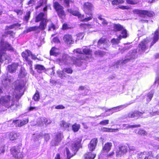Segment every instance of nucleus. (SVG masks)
Segmentation results:
<instances>
[{"mask_svg": "<svg viewBox=\"0 0 159 159\" xmlns=\"http://www.w3.org/2000/svg\"><path fill=\"white\" fill-rule=\"evenodd\" d=\"M21 82L20 84L16 86L15 90L0 98V104L8 108L15 109L16 106L15 105V98L19 99L23 94L22 89L25 84L23 80H21Z\"/></svg>", "mask_w": 159, "mask_h": 159, "instance_id": "1", "label": "nucleus"}, {"mask_svg": "<svg viewBox=\"0 0 159 159\" xmlns=\"http://www.w3.org/2000/svg\"><path fill=\"white\" fill-rule=\"evenodd\" d=\"M93 7V5L89 2H86L84 3L83 5L84 11L85 14L88 16H87L85 18L82 19L81 21L87 22L92 19L93 16L92 11Z\"/></svg>", "mask_w": 159, "mask_h": 159, "instance_id": "2", "label": "nucleus"}, {"mask_svg": "<svg viewBox=\"0 0 159 159\" xmlns=\"http://www.w3.org/2000/svg\"><path fill=\"white\" fill-rule=\"evenodd\" d=\"M137 53V49L130 51L127 53L125 60L119 61L116 63V67H118L117 66L119 64H125L130 60H132L137 58L138 57Z\"/></svg>", "mask_w": 159, "mask_h": 159, "instance_id": "3", "label": "nucleus"}, {"mask_svg": "<svg viewBox=\"0 0 159 159\" xmlns=\"http://www.w3.org/2000/svg\"><path fill=\"white\" fill-rule=\"evenodd\" d=\"M11 151L13 157L16 159H22L23 153L20 151L19 148L18 147H13L11 149Z\"/></svg>", "mask_w": 159, "mask_h": 159, "instance_id": "4", "label": "nucleus"}, {"mask_svg": "<svg viewBox=\"0 0 159 159\" xmlns=\"http://www.w3.org/2000/svg\"><path fill=\"white\" fill-rule=\"evenodd\" d=\"M150 40L149 39L146 38L141 41L139 45V51L144 52L148 49V43L150 42Z\"/></svg>", "mask_w": 159, "mask_h": 159, "instance_id": "5", "label": "nucleus"}, {"mask_svg": "<svg viewBox=\"0 0 159 159\" xmlns=\"http://www.w3.org/2000/svg\"><path fill=\"white\" fill-rule=\"evenodd\" d=\"M0 47L1 50H0L5 51V49L13 51V48L7 42H4L3 39H2L0 43Z\"/></svg>", "mask_w": 159, "mask_h": 159, "instance_id": "6", "label": "nucleus"}, {"mask_svg": "<svg viewBox=\"0 0 159 159\" xmlns=\"http://www.w3.org/2000/svg\"><path fill=\"white\" fill-rule=\"evenodd\" d=\"M62 135L61 133L57 134L55 135L54 139L51 142L52 146H56L58 145L59 143L61 141L62 137Z\"/></svg>", "mask_w": 159, "mask_h": 159, "instance_id": "7", "label": "nucleus"}, {"mask_svg": "<svg viewBox=\"0 0 159 159\" xmlns=\"http://www.w3.org/2000/svg\"><path fill=\"white\" fill-rule=\"evenodd\" d=\"M128 147L126 146L119 147L116 152V156L120 157L124 154L126 153L128 151Z\"/></svg>", "mask_w": 159, "mask_h": 159, "instance_id": "8", "label": "nucleus"}, {"mask_svg": "<svg viewBox=\"0 0 159 159\" xmlns=\"http://www.w3.org/2000/svg\"><path fill=\"white\" fill-rule=\"evenodd\" d=\"M138 155L140 158H144V159H152V152L151 151L140 152L138 153Z\"/></svg>", "mask_w": 159, "mask_h": 159, "instance_id": "9", "label": "nucleus"}, {"mask_svg": "<svg viewBox=\"0 0 159 159\" xmlns=\"http://www.w3.org/2000/svg\"><path fill=\"white\" fill-rule=\"evenodd\" d=\"M31 54V52L29 50H26L25 51L21 53L22 57L24 58L25 60L26 61L30 66L32 65V61L30 59L28 58V57L30 56Z\"/></svg>", "mask_w": 159, "mask_h": 159, "instance_id": "10", "label": "nucleus"}, {"mask_svg": "<svg viewBox=\"0 0 159 159\" xmlns=\"http://www.w3.org/2000/svg\"><path fill=\"white\" fill-rule=\"evenodd\" d=\"M0 52L1 53V58H2V61L4 60L6 61V63H9L11 61V56L9 55H7L5 53V51L0 50Z\"/></svg>", "mask_w": 159, "mask_h": 159, "instance_id": "11", "label": "nucleus"}, {"mask_svg": "<svg viewBox=\"0 0 159 159\" xmlns=\"http://www.w3.org/2000/svg\"><path fill=\"white\" fill-rule=\"evenodd\" d=\"M64 42L67 44H71L74 43L71 35L67 34L64 35L63 38Z\"/></svg>", "mask_w": 159, "mask_h": 159, "instance_id": "12", "label": "nucleus"}, {"mask_svg": "<svg viewBox=\"0 0 159 159\" xmlns=\"http://www.w3.org/2000/svg\"><path fill=\"white\" fill-rule=\"evenodd\" d=\"M159 29L157 30L154 33V35L152 38V41L151 43L150 47L151 48L157 42L159 39Z\"/></svg>", "mask_w": 159, "mask_h": 159, "instance_id": "13", "label": "nucleus"}, {"mask_svg": "<svg viewBox=\"0 0 159 159\" xmlns=\"http://www.w3.org/2000/svg\"><path fill=\"white\" fill-rule=\"evenodd\" d=\"M18 66V63H15L9 65L7 66L8 70L11 73H15L16 72Z\"/></svg>", "mask_w": 159, "mask_h": 159, "instance_id": "14", "label": "nucleus"}, {"mask_svg": "<svg viewBox=\"0 0 159 159\" xmlns=\"http://www.w3.org/2000/svg\"><path fill=\"white\" fill-rule=\"evenodd\" d=\"M138 13L140 15V16L142 17H143L144 15L151 17L153 16L154 15L153 12L146 10H139L138 11Z\"/></svg>", "mask_w": 159, "mask_h": 159, "instance_id": "15", "label": "nucleus"}, {"mask_svg": "<svg viewBox=\"0 0 159 159\" xmlns=\"http://www.w3.org/2000/svg\"><path fill=\"white\" fill-rule=\"evenodd\" d=\"M143 113L137 111H132L129 113L125 118H132L135 117H139L141 116Z\"/></svg>", "mask_w": 159, "mask_h": 159, "instance_id": "16", "label": "nucleus"}, {"mask_svg": "<svg viewBox=\"0 0 159 159\" xmlns=\"http://www.w3.org/2000/svg\"><path fill=\"white\" fill-rule=\"evenodd\" d=\"M48 20L45 14L41 12L37 15L35 17V22H38L42 20Z\"/></svg>", "mask_w": 159, "mask_h": 159, "instance_id": "17", "label": "nucleus"}, {"mask_svg": "<svg viewBox=\"0 0 159 159\" xmlns=\"http://www.w3.org/2000/svg\"><path fill=\"white\" fill-rule=\"evenodd\" d=\"M97 142L98 140L96 138H94L90 141V143L88 145L90 151H93L94 150L96 146Z\"/></svg>", "mask_w": 159, "mask_h": 159, "instance_id": "18", "label": "nucleus"}, {"mask_svg": "<svg viewBox=\"0 0 159 159\" xmlns=\"http://www.w3.org/2000/svg\"><path fill=\"white\" fill-rule=\"evenodd\" d=\"M82 52L83 53H84L85 55H90L89 57H88L84 55V57L85 58L87 57L88 58V60L87 61H91L92 60V50L88 48H84L83 49Z\"/></svg>", "mask_w": 159, "mask_h": 159, "instance_id": "19", "label": "nucleus"}, {"mask_svg": "<svg viewBox=\"0 0 159 159\" xmlns=\"http://www.w3.org/2000/svg\"><path fill=\"white\" fill-rule=\"evenodd\" d=\"M112 144L111 143H107L105 144L103 147L102 152L107 153L111 149Z\"/></svg>", "mask_w": 159, "mask_h": 159, "instance_id": "20", "label": "nucleus"}, {"mask_svg": "<svg viewBox=\"0 0 159 159\" xmlns=\"http://www.w3.org/2000/svg\"><path fill=\"white\" fill-rule=\"evenodd\" d=\"M14 123L16 124V126L20 127L26 124L28 122V119H25L23 120H14L13 122Z\"/></svg>", "mask_w": 159, "mask_h": 159, "instance_id": "21", "label": "nucleus"}, {"mask_svg": "<svg viewBox=\"0 0 159 159\" xmlns=\"http://www.w3.org/2000/svg\"><path fill=\"white\" fill-rule=\"evenodd\" d=\"M48 21V20H42L39 24V26H37L38 30H45L47 27V23Z\"/></svg>", "mask_w": 159, "mask_h": 159, "instance_id": "22", "label": "nucleus"}, {"mask_svg": "<svg viewBox=\"0 0 159 159\" xmlns=\"http://www.w3.org/2000/svg\"><path fill=\"white\" fill-rule=\"evenodd\" d=\"M68 11L73 15L77 16L79 18L82 19L84 18V15H81L79 12L76 11H74L71 9H68Z\"/></svg>", "mask_w": 159, "mask_h": 159, "instance_id": "23", "label": "nucleus"}, {"mask_svg": "<svg viewBox=\"0 0 159 159\" xmlns=\"http://www.w3.org/2000/svg\"><path fill=\"white\" fill-rule=\"evenodd\" d=\"M132 103V102L130 103H128V104L126 103V104H125L124 105H120L119 106H117L116 107H114L112 108V109H113V110H114V111H113V112H112V113H111V114H112V113H113L115 112H117V111H118L123 109L124 108L130 105Z\"/></svg>", "mask_w": 159, "mask_h": 159, "instance_id": "24", "label": "nucleus"}, {"mask_svg": "<svg viewBox=\"0 0 159 159\" xmlns=\"http://www.w3.org/2000/svg\"><path fill=\"white\" fill-rule=\"evenodd\" d=\"M74 52H75L76 53L80 54V55H79L78 57H80V59H84L86 61L88 60V58L87 57L86 58L85 57L84 55L83 54V52L81 51V50L80 49L78 48L75 49L74 50Z\"/></svg>", "mask_w": 159, "mask_h": 159, "instance_id": "25", "label": "nucleus"}, {"mask_svg": "<svg viewBox=\"0 0 159 159\" xmlns=\"http://www.w3.org/2000/svg\"><path fill=\"white\" fill-rule=\"evenodd\" d=\"M19 134L18 133L12 132L8 134V136L10 140H14L17 139L19 136Z\"/></svg>", "mask_w": 159, "mask_h": 159, "instance_id": "26", "label": "nucleus"}, {"mask_svg": "<svg viewBox=\"0 0 159 159\" xmlns=\"http://www.w3.org/2000/svg\"><path fill=\"white\" fill-rule=\"evenodd\" d=\"M82 60L80 59V57H78L77 58L74 57V60L72 61V63H74V64L77 66H80L82 65V62L81 60Z\"/></svg>", "mask_w": 159, "mask_h": 159, "instance_id": "27", "label": "nucleus"}, {"mask_svg": "<svg viewBox=\"0 0 159 159\" xmlns=\"http://www.w3.org/2000/svg\"><path fill=\"white\" fill-rule=\"evenodd\" d=\"M96 154L91 152H88L84 155L85 159H94L95 157Z\"/></svg>", "mask_w": 159, "mask_h": 159, "instance_id": "28", "label": "nucleus"}, {"mask_svg": "<svg viewBox=\"0 0 159 159\" xmlns=\"http://www.w3.org/2000/svg\"><path fill=\"white\" fill-rule=\"evenodd\" d=\"M106 40L104 38H101L99 40L98 43V46L101 49H106V48L107 47V46H101L102 44H103L105 42H106Z\"/></svg>", "mask_w": 159, "mask_h": 159, "instance_id": "29", "label": "nucleus"}, {"mask_svg": "<svg viewBox=\"0 0 159 159\" xmlns=\"http://www.w3.org/2000/svg\"><path fill=\"white\" fill-rule=\"evenodd\" d=\"M60 125L61 127L63 128L64 129H66L68 130V128L70 125V124L64 121H62L60 122Z\"/></svg>", "mask_w": 159, "mask_h": 159, "instance_id": "30", "label": "nucleus"}, {"mask_svg": "<svg viewBox=\"0 0 159 159\" xmlns=\"http://www.w3.org/2000/svg\"><path fill=\"white\" fill-rule=\"evenodd\" d=\"M66 61H65V64L67 65L74 64V63H72V61L74 60V57H71L68 56H66Z\"/></svg>", "mask_w": 159, "mask_h": 159, "instance_id": "31", "label": "nucleus"}, {"mask_svg": "<svg viewBox=\"0 0 159 159\" xmlns=\"http://www.w3.org/2000/svg\"><path fill=\"white\" fill-rule=\"evenodd\" d=\"M26 73L24 68H21L18 74V77L20 78H23L26 76Z\"/></svg>", "mask_w": 159, "mask_h": 159, "instance_id": "32", "label": "nucleus"}, {"mask_svg": "<svg viewBox=\"0 0 159 159\" xmlns=\"http://www.w3.org/2000/svg\"><path fill=\"white\" fill-rule=\"evenodd\" d=\"M113 27L115 31H121L124 28L122 26L119 24H114Z\"/></svg>", "mask_w": 159, "mask_h": 159, "instance_id": "33", "label": "nucleus"}, {"mask_svg": "<svg viewBox=\"0 0 159 159\" xmlns=\"http://www.w3.org/2000/svg\"><path fill=\"white\" fill-rule=\"evenodd\" d=\"M35 69L39 73H41L44 70L45 68L43 66L40 65H36L35 66Z\"/></svg>", "mask_w": 159, "mask_h": 159, "instance_id": "34", "label": "nucleus"}, {"mask_svg": "<svg viewBox=\"0 0 159 159\" xmlns=\"http://www.w3.org/2000/svg\"><path fill=\"white\" fill-rule=\"evenodd\" d=\"M123 126L124 129H125L126 128L128 129L130 128L139 127L141 126V125L140 124L134 125H129L128 124H124L123 125Z\"/></svg>", "mask_w": 159, "mask_h": 159, "instance_id": "35", "label": "nucleus"}, {"mask_svg": "<svg viewBox=\"0 0 159 159\" xmlns=\"http://www.w3.org/2000/svg\"><path fill=\"white\" fill-rule=\"evenodd\" d=\"M45 118L42 117L38 119L37 124L40 126H43L45 124Z\"/></svg>", "mask_w": 159, "mask_h": 159, "instance_id": "36", "label": "nucleus"}, {"mask_svg": "<svg viewBox=\"0 0 159 159\" xmlns=\"http://www.w3.org/2000/svg\"><path fill=\"white\" fill-rule=\"evenodd\" d=\"M20 26V24L18 23L14 24L10 26H6V30H9L13 28H16Z\"/></svg>", "mask_w": 159, "mask_h": 159, "instance_id": "37", "label": "nucleus"}, {"mask_svg": "<svg viewBox=\"0 0 159 159\" xmlns=\"http://www.w3.org/2000/svg\"><path fill=\"white\" fill-rule=\"evenodd\" d=\"M121 39L120 37H118V38L116 39L114 38L112 39L111 41V43L113 45H116L118 44L120 41V40Z\"/></svg>", "mask_w": 159, "mask_h": 159, "instance_id": "38", "label": "nucleus"}, {"mask_svg": "<svg viewBox=\"0 0 159 159\" xmlns=\"http://www.w3.org/2000/svg\"><path fill=\"white\" fill-rule=\"evenodd\" d=\"M66 55L63 56L62 58L59 59L57 60V62L60 65L65 64V61H66Z\"/></svg>", "mask_w": 159, "mask_h": 159, "instance_id": "39", "label": "nucleus"}, {"mask_svg": "<svg viewBox=\"0 0 159 159\" xmlns=\"http://www.w3.org/2000/svg\"><path fill=\"white\" fill-rule=\"evenodd\" d=\"M80 128V124L75 123L72 125V130L74 132H77Z\"/></svg>", "mask_w": 159, "mask_h": 159, "instance_id": "40", "label": "nucleus"}, {"mask_svg": "<svg viewBox=\"0 0 159 159\" xmlns=\"http://www.w3.org/2000/svg\"><path fill=\"white\" fill-rule=\"evenodd\" d=\"M128 34L126 30L123 28L121 30V34L119 37H120L121 38L122 37L123 38H126L127 37Z\"/></svg>", "mask_w": 159, "mask_h": 159, "instance_id": "41", "label": "nucleus"}, {"mask_svg": "<svg viewBox=\"0 0 159 159\" xmlns=\"http://www.w3.org/2000/svg\"><path fill=\"white\" fill-rule=\"evenodd\" d=\"M80 141H79L72 144V149L74 151H77L78 150L77 146L80 144Z\"/></svg>", "mask_w": 159, "mask_h": 159, "instance_id": "42", "label": "nucleus"}, {"mask_svg": "<svg viewBox=\"0 0 159 159\" xmlns=\"http://www.w3.org/2000/svg\"><path fill=\"white\" fill-rule=\"evenodd\" d=\"M54 8L57 11L58 10L63 9V7L62 6H61L57 2H55L54 3Z\"/></svg>", "mask_w": 159, "mask_h": 159, "instance_id": "43", "label": "nucleus"}, {"mask_svg": "<svg viewBox=\"0 0 159 159\" xmlns=\"http://www.w3.org/2000/svg\"><path fill=\"white\" fill-rule=\"evenodd\" d=\"M154 94L153 92L151 91L147 94V102H149L151 100Z\"/></svg>", "mask_w": 159, "mask_h": 159, "instance_id": "44", "label": "nucleus"}, {"mask_svg": "<svg viewBox=\"0 0 159 159\" xmlns=\"http://www.w3.org/2000/svg\"><path fill=\"white\" fill-rule=\"evenodd\" d=\"M94 54L96 56H98L102 57L105 55V52L101 51L98 50V51H95L94 52Z\"/></svg>", "mask_w": 159, "mask_h": 159, "instance_id": "45", "label": "nucleus"}, {"mask_svg": "<svg viewBox=\"0 0 159 159\" xmlns=\"http://www.w3.org/2000/svg\"><path fill=\"white\" fill-rule=\"evenodd\" d=\"M57 73L59 77L61 78V79H63L64 77H66L67 76L66 74L63 70L62 71H58L57 72Z\"/></svg>", "mask_w": 159, "mask_h": 159, "instance_id": "46", "label": "nucleus"}, {"mask_svg": "<svg viewBox=\"0 0 159 159\" xmlns=\"http://www.w3.org/2000/svg\"><path fill=\"white\" fill-rule=\"evenodd\" d=\"M57 13L59 16L61 18H63L65 15V12L63 10V9H61L57 11Z\"/></svg>", "mask_w": 159, "mask_h": 159, "instance_id": "47", "label": "nucleus"}, {"mask_svg": "<svg viewBox=\"0 0 159 159\" xmlns=\"http://www.w3.org/2000/svg\"><path fill=\"white\" fill-rule=\"evenodd\" d=\"M57 49L55 47H53L50 51V53L51 55L57 56V53L56 51Z\"/></svg>", "mask_w": 159, "mask_h": 159, "instance_id": "48", "label": "nucleus"}, {"mask_svg": "<svg viewBox=\"0 0 159 159\" xmlns=\"http://www.w3.org/2000/svg\"><path fill=\"white\" fill-rule=\"evenodd\" d=\"M38 28L37 26L30 27L27 29V32H29L32 31L38 30Z\"/></svg>", "mask_w": 159, "mask_h": 159, "instance_id": "49", "label": "nucleus"}, {"mask_svg": "<svg viewBox=\"0 0 159 159\" xmlns=\"http://www.w3.org/2000/svg\"><path fill=\"white\" fill-rule=\"evenodd\" d=\"M46 3L45 0H40L38 2V5L36 7V9H37L41 7L43 4Z\"/></svg>", "mask_w": 159, "mask_h": 159, "instance_id": "50", "label": "nucleus"}, {"mask_svg": "<svg viewBox=\"0 0 159 159\" xmlns=\"http://www.w3.org/2000/svg\"><path fill=\"white\" fill-rule=\"evenodd\" d=\"M66 153L67 155V159H70L73 155L70 153V151L67 148H66Z\"/></svg>", "mask_w": 159, "mask_h": 159, "instance_id": "51", "label": "nucleus"}, {"mask_svg": "<svg viewBox=\"0 0 159 159\" xmlns=\"http://www.w3.org/2000/svg\"><path fill=\"white\" fill-rule=\"evenodd\" d=\"M33 98L35 101H38L39 100V94L38 92L37 91V92L34 94Z\"/></svg>", "mask_w": 159, "mask_h": 159, "instance_id": "52", "label": "nucleus"}, {"mask_svg": "<svg viewBox=\"0 0 159 159\" xmlns=\"http://www.w3.org/2000/svg\"><path fill=\"white\" fill-rule=\"evenodd\" d=\"M124 1L123 0H114L112 2L113 5H118L120 3H123Z\"/></svg>", "mask_w": 159, "mask_h": 159, "instance_id": "53", "label": "nucleus"}, {"mask_svg": "<svg viewBox=\"0 0 159 159\" xmlns=\"http://www.w3.org/2000/svg\"><path fill=\"white\" fill-rule=\"evenodd\" d=\"M30 14V12L29 11H28L26 12L25 15V16L24 17V20L26 21V22H28Z\"/></svg>", "mask_w": 159, "mask_h": 159, "instance_id": "54", "label": "nucleus"}, {"mask_svg": "<svg viewBox=\"0 0 159 159\" xmlns=\"http://www.w3.org/2000/svg\"><path fill=\"white\" fill-rule=\"evenodd\" d=\"M63 71L64 72H66L68 74H71L73 71L71 68H64L63 69Z\"/></svg>", "mask_w": 159, "mask_h": 159, "instance_id": "55", "label": "nucleus"}, {"mask_svg": "<svg viewBox=\"0 0 159 159\" xmlns=\"http://www.w3.org/2000/svg\"><path fill=\"white\" fill-rule=\"evenodd\" d=\"M138 133V134L143 136L147 134V132L144 130L141 129L139 130Z\"/></svg>", "mask_w": 159, "mask_h": 159, "instance_id": "56", "label": "nucleus"}, {"mask_svg": "<svg viewBox=\"0 0 159 159\" xmlns=\"http://www.w3.org/2000/svg\"><path fill=\"white\" fill-rule=\"evenodd\" d=\"M127 3L130 4H135L138 2L137 0H126Z\"/></svg>", "mask_w": 159, "mask_h": 159, "instance_id": "57", "label": "nucleus"}, {"mask_svg": "<svg viewBox=\"0 0 159 159\" xmlns=\"http://www.w3.org/2000/svg\"><path fill=\"white\" fill-rule=\"evenodd\" d=\"M109 120H104L101 121L99 124L101 125H105L108 124Z\"/></svg>", "mask_w": 159, "mask_h": 159, "instance_id": "58", "label": "nucleus"}, {"mask_svg": "<svg viewBox=\"0 0 159 159\" xmlns=\"http://www.w3.org/2000/svg\"><path fill=\"white\" fill-rule=\"evenodd\" d=\"M49 28L48 29V31H50L51 29L54 30L55 29V26L54 24L53 23H51L50 25L49 26Z\"/></svg>", "mask_w": 159, "mask_h": 159, "instance_id": "59", "label": "nucleus"}, {"mask_svg": "<svg viewBox=\"0 0 159 159\" xmlns=\"http://www.w3.org/2000/svg\"><path fill=\"white\" fill-rule=\"evenodd\" d=\"M55 108L57 109H64L65 107L62 105H59L56 106Z\"/></svg>", "mask_w": 159, "mask_h": 159, "instance_id": "60", "label": "nucleus"}, {"mask_svg": "<svg viewBox=\"0 0 159 159\" xmlns=\"http://www.w3.org/2000/svg\"><path fill=\"white\" fill-rule=\"evenodd\" d=\"M44 138L46 141H48L50 138V137L49 134H44Z\"/></svg>", "mask_w": 159, "mask_h": 159, "instance_id": "61", "label": "nucleus"}, {"mask_svg": "<svg viewBox=\"0 0 159 159\" xmlns=\"http://www.w3.org/2000/svg\"><path fill=\"white\" fill-rule=\"evenodd\" d=\"M64 2L66 7H69L70 6L69 2H71V0H64Z\"/></svg>", "mask_w": 159, "mask_h": 159, "instance_id": "62", "label": "nucleus"}, {"mask_svg": "<svg viewBox=\"0 0 159 159\" xmlns=\"http://www.w3.org/2000/svg\"><path fill=\"white\" fill-rule=\"evenodd\" d=\"M52 41L55 43H60V41L57 37H54L52 40Z\"/></svg>", "mask_w": 159, "mask_h": 159, "instance_id": "63", "label": "nucleus"}, {"mask_svg": "<svg viewBox=\"0 0 159 159\" xmlns=\"http://www.w3.org/2000/svg\"><path fill=\"white\" fill-rule=\"evenodd\" d=\"M122 9H129L130 8V7L127 6H122L120 7Z\"/></svg>", "mask_w": 159, "mask_h": 159, "instance_id": "64", "label": "nucleus"}]
</instances>
